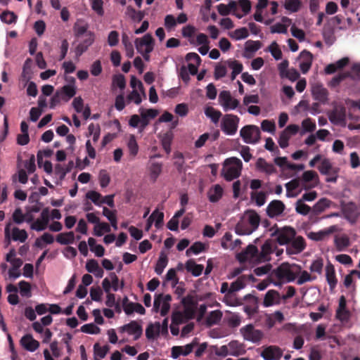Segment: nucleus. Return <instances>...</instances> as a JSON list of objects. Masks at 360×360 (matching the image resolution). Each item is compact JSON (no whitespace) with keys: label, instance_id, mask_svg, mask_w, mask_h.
I'll return each instance as SVG.
<instances>
[{"label":"nucleus","instance_id":"f257e3e1","mask_svg":"<svg viewBox=\"0 0 360 360\" xmlns=\"http://www.w3.org/2000/svg\"><path fill=\"white\" fill-rule=\"evenodd\" d=\"M301 272V266L296 264H281L276 270L275 275L280 280L292 282Z\"/></svg>","mask_w":360,"mask_h":360},{"label":"nucleus","instance_id":"f03ea898","mask_svg":"<svg viewBox=\"0 0 360 360\" xmlns=\"http://www.w3.org/2000/svg\"><path fill=\"white\" fill-rule=\"evenodd\" d=\"M224 165L229 166L223 171V176L226 181H231L240 176L243 163L239 158L236 157L227 158L224 162Z\"/></svg>","mask_w":360,"mask_h":360},{"label":"nucleus","instance_id":"7ed1b4c3","mask_svg":"<svg viewBox=\"0 0 360 360\" xmlns=\"http://www.w3.org/2000/svg\"><path fill=\"white\" fill-rule=\"evenodd\" d=\"M271 236L276 237V240L279 245H288L292 239L296 236V231L295 229L289 226H285L282 229L276 228Z\"/></svg>","mask_w":360,"mask_h":360},{"label":"nucleus","instance_id":"20e7f679","mask_svg":"<svg viewBox=\"0 0 360 360\" xmlns=\"http://www.w3.org/2000/svg\"><path fill=\"white\" fill-rule=\"evenodd\" d=\"M240 118L233 114L225 115L221 122V129L226 135H233L238 130Z\"/></svg>","mask_w":360,"mask_h":360},{"label":"nucleus","instance_id":"39448f33","mask_svg":"<svg viewBox=\"0 0 360 360\" xmlns=\"http://www.w3.org/2000/svg\"><path fill=\"white\" fill-rule=\"evenodd\" d=\"M240 135L246 143L255 144L260 140V131L255 125H246L240 131Z\"/></svg>","mask_w":360,"mask_h":360},{"label":"nucleus","instance_id":"423d86ee","mask_svg":"<svg viewBox=\"0 0 360 360\" xmlns=\"http://www.w3.org/2000/svg\"><path fill=\"white\" fill-rule=\"evenodd\" d=\"M240 333L245 340L253 343L259 342L264 338V333L261 330L256 329L252 323L242 327Z\"/></svg>","mask_w":360,"mask_h":360},{"label":"nucleus","instance_id":"0eeeda50","mask_svg":"<svg viewBox=\"0 0 360 360\" xmlns=\"http://www.w3.org/2000/svg\"><path fill=\"white\" fill-rule=\"evenodd\" d=\"M219 103L223 107L224 111L234 110L239 106L240 102L238 99L231 96L229 91H221L219 95Z\"/></svg>","mask_w":360,"mask_h":360},{"label":"nucleus","instance_id":"6e6552de","mask_svg":"<svg viewBox=\"0 0 360 360\" xmlns=\"http://www.w3.org/2000/svg\"><path fill=\"white\" fill-rule=\"evenodd\" d=\"M306 248V243L304 238L301 236H295L287 246L286 252L288 255L299 254Z\"/></svg>","mask_w":360,"mask_h":360},{"label":"nucleus","instance_id":"1a4fd4ad","mask_svg":"<svg viewBox=\"0 0 360 360\" xmlns=\"http://www.w3.org/2000/svg\"><path fill=\"white\" fill-rule=\"evenodd\" d=\"M285 208V204L279 200H274L266 207V214L271 218L281 215Z\"/></svg>","mask_w":360,"mask_h":360},{"label":"nucleus","instance_id":"9d476101","mask_svg":"<svg viewBox=\"0 0 360 360\" xmlns=\"http://www.w3.org/2000/svg\"><path fill=\"white\" fill-rule=\"evenodd\" d=\"M120 332H127L129 335H134V340H138L142 335V326L136 321H131L129 323L120 327Z\"/></svg>","mask_w":360,"mask_h":360},{"label":"nucleus","instance_id":"9b49d317","mask_svg":"<svg viewBox=\"0 0 360 360\" xmlns=\"http://www.w3.org/2000/svg\"><path fill=\"white\" fill-rule=\"evenodd\" d=\"M135 46L138 52H143L148 48L153 50L154 39L151 34H146L142 38L136 39Z\"/></svg>","mask_w":360,"mask_h":360},{"label":"nucleus","instance_id":"f8f14e48","mask_svg":"<svg viewBox=\"0 0 360 360\" xmlns=\"http://www.w3.org/2000/svg\"><path fill=\"white\" fill-rule=\"evenodd\" d=\"M259 251L254 245H249L248 247L238 255V259L240 262H246L251 259H258Z\"/></svg>","mask_w":360,"mask_h":360},{"label":"nucleus","instance_id":"ddd939ff","mask_svg":"<svg viewBox=\"0 0 360 360\" xmlns=\"http://www.w3.org/2000/svg\"><path fill=\"white\" fill-rule=\"evenodd\" d=\"M283 355V351L277 346H269L264 349L261 356L265 360H279Z\"/></svg>","mask_w":360,"mask_h":360},{"label":"nucleus","instance_id":"4468645a","mask_svg":"<svg viewBox=\"0 0 360 360\" xmlns=\"http://www.w3.org/2000/svg\"><path fill=\"white\" fill-rule=\"evenodd\" d=\"M281 303V297L280 293L276 290H269L264 295L263 305L265 307H269L274 305H278Z\"/></svg>","mask_w":360,"mask_h":360},{"label":"nucleus","instance_id":"2eb2a0df","mask_svg":"<svg viewBox=\"0 0 360 360\" xmlns=\"http://www.w3.org/2000/svg\"><path fill=\"white\" fill-rule=\"evenodd\" d=\"M20 345L27 351L33 352L39 347V342L31 334L23 335L20 340Z\"/></svg>","mask_w":360,"mask_h":360},{"label":"nucleus","instance_id":"dca6fc26","mask_svg":"<svg viewBox=\"0 0 360 360\" xmlns=\"http://www.w3.org/2000/svg\"><path fill=\"white\" fill-rule=\"evenodd\" d=\"M345 119L346 109L344 106H336L329 115L330 121L334 124L345 122Z\"/></svg>","mask_w":360,"mask_h":360},{"label":"nucleus","instance_id":"f3484780","mask_svg":"<svg viewBox=\"0 0 360 360\" xmlns=\"http://www.w3.org/2000/svg\"><path fill=\"white\" fill-rule=\"evenodd\" d=\"M262 47V43L259 41L248 40L245 43L243 56L247 58L253 57L254 53Z\"/></svg>","mask_w":360,"mask_h":360},{"label":"nucleus","instance_id":"a211bd4d","mask_svg":"<svg viewBox=\"0 0 360 360\" xmlns=\"http://www.w3.org/2000/svg\"><path fill=\"white\" fill-rule=\"evenodd\" d=\"M326 277L330 290H333L337 285L338 279L336 278L334 266L331 263H328L326 266Z\"/></svg>","mask_w":360,"mask_h":360},{"label":"nucleus","instance_id":"6ab92c4d","mask_svg":"<svg viewBox=\"0 0 360 360\" xmlns=\"http://www.w3.org/2000/svg\"><path fill=\"white\" fill-rule=\"evenodd\" d=\"M185 268L188 272L197 277L202 274L204 266L202 264H198L194 259H190L186 262Z\"/></svg>","mask_w":360,"mask_h":360},{"label":"nucleus","instance_id":"aec40b11","mask_svg":"<svg viewBox=\"0 0 360 360\" xmlns=\"http://www.w3.org/2000/svg\"><path fill=\"white\" fill-rule=\"evenodd\" d=\"M345 218L348 219H356L359 217L358 208L355 203L348 202L342 208Z\"/></svg>","mask_w":360,"mask_h":360},{"label":"nucleus","instance_id":"412c9836","mask_svg":"<svg viewBox=\"0 0 360 360\" xmlns=\"http://www.w3.org/2000/svg\"><path fill=\"white\" fill-rule=\"evenodd\" d=\"M257 168L267 174H271L276 172L273 164L267 162L264 158H259L256 162Z\"/></svg>","mask_w":360,"mask_h":360},{"label":"nucleus","instance_id":"4be33fe9","mask_svg":"<svg viewBox=\"0 0 360 360\" xmlns=\"http://www.w3.org/2000/svg\"><path fill=\"white\" fill-rule=\"evenodd\" d=\"M160 333V323L155 322L150 323L146 329V336L148 340H154L159 336Z\"/></svg>","mask_w":360,"mask_h":360},{"label":"nucleus","instance_id":"5701e85b","mask_svg":"<svg viewBox=\"0 0 360 360\" xmlns=\"http://www.w3.org/2000/svg\"><path fill=\"white\" fill-rule=\"evenodd\" d=\"M57 91L60 93L62 100L67 102L76 94V87L72 85H65Z\"/></svg>","mask_w":360,"mask_h":360},{"label":"nucleus","instance_id":"b1692460","mask_svg":"<svg viewBox=\"0 0 360 360\" xmlns=\"http://www.w3.org/2000/svg\"><path fill=\"white\" fill-rule=\"evenodd\" d=\"M251 228L252 227L246 221L245 219H243L237 223L235 227V231L238 235L240 236L250 235L253 232Z\"/></svg>","mask_w":360,"mask_h":360},{"label":"nucleus","instance_id":"393cba45","mask_svg":"<svg viewBox=\"0 0 360 360\" xmlns=\"http://www.w3.org/2000/svg\"><path fill=\"white\" fill-rule=\"evenodd\" d=\"M217 10L220 15H227L231 11L235 12L238 10L237 2L231 0L228 5L220 4L217 6Z\"/></svg>","mask_w":360,"mask_h":360},{"label":"nucleus","instance_id":"a878e982","mask_svg":"<svg viewBox=\"0 0 360 360\" xmlns=\"http://www.w3.org/2000/svg\"><path fill=\"white\" fill-rule=\"evenodd\" d=\"M318 169L322 174L329 175L330 174H335L338 173V169L333 167L328 159H324L321 161Z\"/></svg>","mask_w":360,"mask_h":360},{"label":"nucleus","instance_id":"bb28decb","mask_svg":"<svg viewBox=\"0 0 360 360\" xmlns=\"http://www.w3.org/2000/svg\"><path fill=\"white\" fill-rule=\"evenodd\" d=\"M272 252L271 243L266 240L261 248V252H259L258 260L259 262H266L270 259L269 255Z\"/></svg>","mask_w":360,"mask_h":360},{"label":"nucleus","instance_id":"cd10ccee","mask_svg":"<svg viewBox=\"0 0 360 360\" xmlns=\"http://www.w3.org/2000/svg\"><path fill=\"white\" fill-rule=\"evenodd\" d=\"M246 221L252 227L253 231H255L259 226L260 222V217L259 214L253 210H250L247 213Z\"/></svg>","mask_w":360,"mask_h":360},{"label":"nucleus","instance_id":"c85d7f7f","mask_svg":"<svg viewBox=\"0 0 360 360\" xmlns=\"http://www.w3.org/2000/svg\"><path fill=\"white\" fill-rule=\"evenodd\" d=\"M222 195L223 188L219 184H216L208 193L209 200L212 202H218L221 198Z\"/></svg>","mask_w":360,"mask_h":360},{"label":"nucleus","instance_id":"c756f323","mask_svg":"<svg viewBox=\"0 0 360 360\" xmlns=\"http://www.w3.org/2000/svg\"><path fill=\"white\" fill-rule=\"evenodd\" d=\"M312 94L314 99L319 102L325 103L328 100V90L322 86L314 87Z\"/></svg>","mask_w":360,"mask_h":360},{"label":"nucleus","instance_id":"7c9ffc66","mask_svg":"<svg viewBox=\"0 0 360 360\" xmlns=\"http://www.w3.org/2000/svg\"><path fill=\"white\" fill-rule=\"evenodd\" d=\"M56 241L61 245L72 244L75 241V234L72 231L59 233Z\"/></svg>","mask_w":360,"mask_h":360},{"label":"nucleus","instance_id":"2f4dec72","mask_svg":"<svg viewBox=\"0 0 360 360\" xmlns=\"http://www.w3.org/2000/svg\"><path fill=\"white\" fill-rule=\"evenodd\" d=\"M172 300V296L170 295L159 294L155 296L153 303V309L155 311L158 312L160 309V305L162 302L169 303Z\"/></svg>","mask_w":360,"mask_h":360},{"label":"nucleus","instance_id":"473e14b6","mask_svg":"<svg viewBox=\"0 0 360 360\" xmlns=\"http://www.w3.org/2000/svg\"><path fill=\"white\" fill-rule=\"evenodd\" d=\"M126 13L131 18V20H133L134 21H136L138 22H141L145 16L144 11H136L131 6L127 7Z\"/></svg>","mask_w":360,"mask_h":360},{"label":"nucleus","instance_id":"72a5a7b5","mask_svg":"<svg viewBox=\"0 0 360 360\" xmlns=\"http://www.w3.org/2000/svg\"><path fill=\"white\" fill-rule=\"evenodd\" d=\"M168 263V258L166 255L161 252L159 259L156 263L155 267V271L157 274L160 275L162 274L165 268L167 266Z\"/></svg>","mask_w":360,"mask_h":360},{"label":"nucleus","instance_id":"f704fd0d","mask_svg":"<svg viewBox=\"0 0 360 360\" xmlns=\"http://www.w3.org/2000/svg\"><path fill=\"white\" fill-rule=\"evenodd\" d=\"M222 317V313L219 310H214L210 313L207 316L206 322L207 326H211L218 323Z\"/></svg>","mask_w":360,"mask_h":360},{"label":"nucleus","instance_id":"c9c22d12","mask_svg":"<svg viewBox=\"0 0 360 360\" xmlns=\"http://www.w3.org/2000/svg\"><path fill=\"white\" fill-rule=\"evenodd\" d=\"M205 114L207 117H210L214 124L219 122L221 116L222 115L219 110H216L211 106L205 108Z\"/></svg>","mask_w":360,"mask_h":360},{"label":"nucleus","instance_id":"e433bc0d","mask_svg":"<svg viewBox=\"0 0 360 360\" xmlns=\"http://www.w3.org/2000/svg\"><path fill=\"white\" fill-rule=\"evenodd\" d=\"M205 250V245L202 242H195L186 251V256L189 257L191 253L198 255Z\"/></svg>","mask_w":360,"mask_h":360},{"label":"nucleus","instance_id":"4c0bfd02","mask_svg":"<svg viewBox=\"0 0 360 360\" xmlns=\"http://www.w3.org/2000/svg\"><path fill=\"white\" fill-rule=\"evenodd\" d=\"M27 233L24 229H19L17 227H14L12 231V238L13 240H19L23 243L27 238Z\"/></svg>","mask_w":360,"mask_h":360},{"label":"nucleus","instance_id":"58836bf2","mask_svg":"<svg viewBox=\"0 0 360 360\" xmlns=\"http://www.w3.org/2000/svg\"><path fill=\"white\" fill-rule=\"evenodd\" d=\"M122 42L125 49L126 56L128 58H132L134 56V46L127 34H122Z\"/></svg>","mask_w":360,"mask_h":360},{"label":"nucleus","instance_id":"ea45409f","mask_svg":"<svg viewBox=\"0 0 360 360\" xmlns=\"http://www.w3.org/2000/svg\"><path fill=\"white\" fill-rule=\"evenodd\" d=\"M349 239L347 236L335 237V245L338 251H342L349 245Z\"/></svg>","mask_w":360,"mask_h":360},{"label":"nucleus","instance_id":"a19ab883","mask_svg":"<svg viewBox=\"0 0 360 360\" xmlns=\"http://www.w3.org/2000/svg\"><path fill=\"white\" fill-rule=\"evenodd\" d=\"M110 231V225L105 222H99L98 224L95 225L94 229V235L96 236H102L104 233H109Z\"/></svg>","mask_w":360,"mask_h":360},{"label":"nucleus","instance_id":"79ce46f5","mask_svg":"<svg viewBox=\"0 0 360 360\" xmlns=\"http://www.w3.org/2000/svg\"><path fill=\"white\" fill-rule=\"evenodd\" d=\"M1 20L6 24L15 23L18 16L12 11H6L0 15Z\"/></svg>","mask_w":360,"mask_h":360},{"label":"nucleus","instance_id":"37998d69","mask_svg":"<svg viewBox=\"0 0 360 360\" xmlns=\"http://www.w3.org/2000/svg\"><path fill=\"white\" fill-rule=\"evenodd\" d=\"M330 200L327 198H323L320 199L312 207L314 213L319 214L325 210V209L329 207Z\"/></svg>","mask_w":360,"mask_h":360},{"label":"nucleus","instance_id":"c03bdc74","mask_svg":"<svg viewBox=\"0 0 360 360\" xmlns=\"http://www.w3.org/2000/svg\"><path fill=\"white\" fill-rule=\"evenodd\" d=\"M301 4L300 0H285L284 7L286 10L295 13L300 10Z\"/></svg>","mask_w":360,"mask_h":360},{"label":"nucleus","instance_id":"a18cd8bd","mask_svg":"<svg viewBox=\"0 0 360 360\" xmlns=\"http://www.w3.org/2000/svg\"><path fill=\"white\" fill-rule=\"evenodd\" d=\"M248 35H249L248 30L246 27H241L239 29H236L233 32L229 33L230 37L232 39H234L236 40L245 39L248 37Z\"/></svg>","mask_w":360,"mask_h":360},{"label":"nucleus","instance_id":"49530a36","mask_svg":"<svg viewBox=\"0 0 360 360\" xmlns=\"http://www.w3.org/2000/svg\"><path fill=\"white\" fill-rule=\"evenodd\" d=\"M162 164L159 162H153L150 166V178L155 181L162 172Z\"/></svg>","mask_w":360,"mask_h":360},{"label":"nucleus","instance_id":"de8ad7c7","mask_svg":"<svg viewBox=\"0 0 360 360\" xmlns=\"http://www.w3.org/2000/svg\"><path fill=\"white\" fill-rule=\"evenodd\" d=\"M311 210V208L304 203L302 200L299 199L295 203V210L298 214L305 216L310 212Z\"/></svg>","mask_w":360,"mask_h":360},{"label":"nucleus","instance_id":"09e8293b","mask_svg":"<svg viewBox=\"0 0 360 360\" xmlns=\"http://www.w3.org/2000/svg\"><path fill=\"white\" fill-rule=\"evenodd\" d=\"M252 300V305H247L243 308L244 311L248 315L252 316L257 312L258 310V298L255 296L249 295Z\"/></svg>","mask_w":360,"mask_h":360},{"label":"nucleus","instance_id":"8fccbe9b","mask_svg":"<svg viewBox=\"0 0 360 360\" xmlns=\"http://www.w3.org/2000/svg\"><path fill=\"white\" fill-rule=\"evenodd\" d=\"M150 217L155 221V226L157 229H160L162 226L164 219V213L162 212H160L156 209L153 212Z\"/></svg>","mask_w":360,"mask_h":360},{"label":"nucleus","instance_id":"3c124183","mask_svg":"<svg viewBox=\"0 0 360 360\" xmlns=\"http://www.w3.org/2000/svg\"><path fill=\"white\" fill-rule=\"evenodd\" d=\"M245 276L239 277L236 281L233 282L229 288V294H232L235 292H237L241 289H243L245 284L244 283L243 278Z\"/></svg>","mask_w":360,"mask_h":360},{"label":"nucleus","instance_id":"603ef678","mask_svg":"<svg viewBox=\"0 0 360 360\" xmlns=\"http://www.w3.org/2000/svg\"><path fill=\"white\" fill-rule=\"evenodd\" d=\"M109 349L110 347L108 345L101 347L98 343H96L94 345V354L101 359L105 358Z\"/></svg>","mask_w":360,"mask_h":360},{"label":"nucleus","instance_id":"864d4df0","mask_svg":"<svg viewBox=\"0 0 360 360\" xmlns=\"http://www.w3.org/2000/svg\"><path fill=\"white\" fill-rule=\"evenodd\" d=\"M299 275H300V276L297 281V285H302L306 282L312 281H314L316 279V276L311 275L307 271L301 270V272Z\"/></svg>","mask_w":360,"mask_h":360},{"label":"nucleus","instance_id":"5fc2aeb1","mask_svg":"<svg viewBox=\"0 0 360 360\" xmlns=\"http://www.w3.org/2000/svg\"><path fill=\"white\" fill-rule=\"evenodd\" d=\"M266 193L263 191H260L258 193L252 192L251 193V199L252 200H255L257 205L259 207H261L263 205H264V203L266 202Z\"/></svg>","mask_w":360,"mask_h":360},{"label":"nucleus","instance_id":"6e6d98bb","mask_svg":"<svg viewBox=\"0 0 360 360\" xmlns=\"http://www.w3.org/2000/svg\"><path fill=\"white\" fill-rule=\"evenodd\" d=\"M20 295L23 297H31V285L25 281H21L18 283Z\"/></svg>","mask_w":360,"mask_h":360},{"label":"nucleus","instance_id":"4d7b16f0","mask_svg":"<svg viewBox=\"0 0 360 360\" xmlns=\"http://www.w3.org/2000/svg\"><path fill=\"white\" fill-rule=\"evenodd\" d=\"M126 81L124 76L122 74L115 75L112 77V86L119 87L121 89L125 88Z\"/></svg>","mask_w":360,"mask_h":360},{"label":"nucleus","instance_id":"13d9d810","mask_svg":"<svg viewBox=\"0 0 360 360\" xmlns=\"http://www.w3.org/2000/svg\"><path fill=\"white\" fill-rule=\"evenodd\" d=\"M80 330L87 334H98L101 332L100 328L94 323L84 324L81 327Z\"/></svg>","mask_w":360,"mask_h":360},{"label":"nucleus","instance_id":"bf43d9fd","mask_svg":"<svg viewBox=\"0 0 360 360\" xmlns=\"http://www.w3.org/2000/svg\"><path fill=\"white\" fill-rule=\"evenodd\" d=\"M323 267V262L321 258H319L311 263L309 266V270L311 272H315L318 274H321L322 270Z\"/></svg>","mask_w":360,"mask_h":360},{"label":"nucleus","instance_id":"052dcab7","mask_svg":"<svg viewBox=\"0 0 360 360\" xmlns=\"http://www.w3.org/2000/svg\"><path fill=\"white\" fill-rule=\"evenodd\" d=\"M86 198L91 200L96 205L101 206L102 195L98 192L90 191L86 193Z\"/></svg>","mask_w":360,"mask_h":360},{"label":"nucleus","instance_id":"680f3d73","mask_svg":"<svg viewBox=\"0 0 360 360\" xmlns=\"http://www.w3.org/2000/svg\"><path fill=\"white\" fill-rule=\"evenodd\" d=\"M99 183L102 188H105L108 186L110 181V177L106 170H101L99 172Z\"/></svg>","mask_w":360,"mask_h":360},{"label":"nucleus","instance_id":"e2e57ef3","mask_svg":"<svg viewBox=\"0 0 360 360\" xmlns=\"http://www.w3.org/2000/svg\"><path fill=\"white\" fill-rule=\"evenodd\" d=\"M128 148L129 150L130 155L132 156H136L139 151V146L136 143L134 136H131L129 142H128Z\"/></svg>","mask_w":360,"mask_h":360},{"label":"nucleus","instance_id":"0e129e2a","mask_svg":"<svg viewBox=\"0 0 360 360\" xmlns=\"http://www.w3.org/2000/svg\"><path fill=\"white\" fill-rule=\"evenodd\" d=\"M198 345V339L197 338H195L191 343L187 344L185 346H182L184 356H186L188 354H190L193 351V349Z\"/></svg>","mask_w":360,"mask_h":360},{"label":"nucleus","instance_id":"69168bd1","mask_svg":"<svg viewBox=\"0 0 360 360\" xmlns=\"http://www.w3.org/2000/svg\"><path fill=\"white\" fill-rule=\"evenodd\" d=\"M302 127L304 131L312 132L316 129V124L311 118H306L302 122Z\"/></svg>","mask_w":360,"mask_h":360},{"label":"nucleus","instance_id":"338daca9","mask_svg":"<svg viewBox=\"0 0 360 360\" xmlns=\"http://www.w3.org/2000/svg\"><path fill=\"white\" fill-rule=\"evenodd\" d=\"M187 321L186 320L184 314L181 311H177L173 312L172 315V323H175L176 325H179L181 323H185Z\"/></svg>","mask_w":360,"mask_h":360},{"label":"nucleus","instance_id":"774afa93","mask_svg":"<svg viewBox=\"0 0 360 360\" xmlns=\"http://www.w3.org/2000/svg\"><path fill=\"white\" fill-rule=\"evenodd\" d=\"M269 51L271 52L272 56L276 60H279L282 58V52L281 49L278 48V44L276 41H274L271 46L269 47Z\"/></svg>","mask_w":360,"mask_h":360}]
</instances>
